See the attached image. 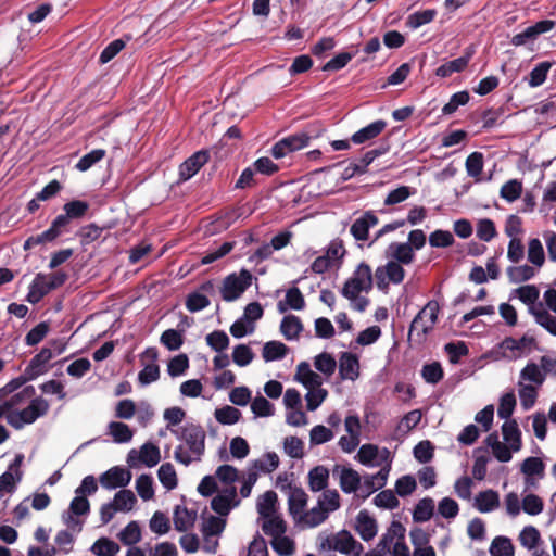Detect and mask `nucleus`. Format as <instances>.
Here are the masks:
<instances>
[{"instance_id": "nucleus-1", "label": "nucleus", "mask_w": 556, "mask_h": 556, "mask_svg": "<svg viewBox=\"0 0 556 556\" xmlns=\"http://www.w3.org/2000/svg\"><path fill=\"white\" fill-rule=\"evenodd\" d=\"M372 288V273L369 265L361 263L353 275L345 281L341 294L350 301V306L354 311L365 312L369 305L368 298L361 295L362 292L368 293Z\"/></svg>"}, {"instance_id": "nucleus-2", "label": "nucleus", "mask_w": 556, "mask_h": 556, "mask_svg": "<svg viewBox=\"0 0 556 556\" xmlns=\"http://www.w3.org/2000/svg\"><path fill=\"white\" fill-rule=\"evenodd\" d=\"M205 438L201 426H185L179 435L181 443L175 448L174 458L185 466L200 462L205 451Z\"/></svg>"}, {"instance_id": "nucleus-3", "label": "nucleus", "mask_w": 556, "mask_h": 556, "mask_svg": "<svg viewBox=\"0 0 556 556\" xmlns=\"http://www.w3.org/2000/svg\"><path fill=\"white\" fill-rule=\"evenodd\" d=\"M340 507V495L337 490L324 491L317 500V504L299 517L298 526L301 528H316L325 522L330 513Z\"/></svg>"}, {"instance_id": "nucleus-4", "label": "nucleus", "mask_w": 556, "mask_h": 556, "mask_svg": "<svg viewBox=\"0 0 556 556\" xmlns=\"http://www.w3.org/2000/svg\"><path fill=\"white\" fill-rule=\"evenodd\" d=\"M320 549L338 552L345 556H362L364 546L348 530H340L336 533L320 538Z\"/></svg>"}, {"instance_id": "nucleus-5", "label": "nucleus", "mask_w": 556, "mask_h": 556, "mask_svg": "<svg viewBox=\"0 0 556 556\" xmlns=\"http://www.w3.org/2000/svg\"><path fill=\"white\" fill-rule=\"evenodd\" d=\"M556 377V356L543 355L540 363L528 362L520 370L518 381L532 384L533 387H542L546 380V376Z\"/></svg>"}, {"instance_id": "nucleus-6", "label": "nucleus", "mask_w": 556, "mask_h": 556, "mask_svg": "<svg viewBox=\"0 0 556 556\" xmlns=\"http://www.w3.org/2000/svg\"><path fill=\"white\" fill-rule=\"evenodd\" d=\"M49 403L42 397H35L29 405L22 410H11L7 414V421L15 429H22L25 425L35 422L47 414Z\"/></svg>"}, {"instance_id": "nucleus-7", "label": "nucleus", "mask_w": 556, "mask_h": 556, "mask_svg": "<svg viewBox=\"0 0 556 556\" xmlns=\"http://www.w3.org/2000/svg\"><path fill=\"white\" fill-rule=\"evenodd\" d=\"M252 274L247 269L232 273L223 279L219 293L224 301L233 302L238 300L252 283Z\"/></svg>"}, {"instance_id": "nucleus-8", "label": "nucleus", "mask_w": 556, "mask_h": 556, "mask_svg": "<svg viewBox=\"0 0 556 556\" xmlns=\"http://www.w3.org/2000/svg\"><path fill=\"white\" fill-rule=\"evenodd\" d=\"M543 303H539L536 308H532V315L535 321L556 336V289H548L543 294Z\"/></svg>"}, {"instance_id": "nucleus-9", "label": "nucleus", "mask_w": 556, "mask_h": 556, "mask_svg": "<svg viewBox=\"0 0 556 556\" xmlns=\"http://www.w3.org/2000/svg\"><path fill=\"white\" fill-rule=\"evenodd\" d=\"M356 460L366 467L392 468L393 457L387 447H379L376 444H363L356 456Z\"/></svg>"}, {"instance_id": "nucleus-10", "label": "nucleus", "mask_w": 556, "mask_h": 556, "mask_svg": "<svg viewBox=\"0 0 556 556\" xmlns=\"http://www.w3.org/2000/svg\"><path fill=\"white\" fill-rule=\"evenodd\" d=\"M439 303L429 301L425 307L413 319L409 328V336L416 334L419 340L433 329L439 314Z\"/></svg>"}, {"instance_id": "nucleus-11", "label": "nucleus", "mask_w": 556, "mask_h": 556, "mask_svg": "<svg viewBox=\"0 0 556 556\" xmlns=\"http://www.w3.org/2000/svg\"><path fill=\"white\" fill-rule=\"evenodd\" d=\"M404 277V268L395 261H389L386 265L379 266L375 271L376 285L381 291H387L390 283H401Z\"/></svg>"}, {"instance_id": "nucleus-12", "label": "nucleus", "mask_w": 556, "mask_h": 556, "mask_svg": "<svg viewBox=\"0 0 556 556\" xmlns=\"http://www.w3.org/2000/svg\"><path fill=\"white\" fill-rule=\"evenodd\" d=\"M24 455L16 454L7 471L0 476V498L7 493L12 494L15 492L17 484L23 478V471L21 470Z\"/></svg>"}, {"instance_id": "nucleus-13", "label": "nucleus", "mask_w": 556, "mask_h": 556, "mask_svg": "<svg viewBox=\"0 0 556 556\" xmlns=\"http://www.w3.org/2000/svg\"><path fill=\"white\" fill-rule=\"evenodd\" d=\"M534 345L532 337L523 336L520 339L511 337L505 338L498 345L502 357L507 359H517Z\"/></svg>"}, {"instance_id": "nucleus-14", "label": "nucleus", "mask_w": 556, "mask_h": 556, "mask_svg": "<svg viewBox=\"0 0 556 556\" xmlns=\"http://www.w3.org/2000/svg\"><path fill=\"white\" fill-rule=\"evenodd\" d=\"M309 136L305 132H298L282 138L271 148V154L275 159H281L291 152L298 151L308 146Z\"/></svg>"}, {"instance_id": "nucleus-15", "label": "nucleus", "mask_w": 556, "mask_h": 556, "mask_svg": "<svg viewBox=\"0 0 556 556\" xmlns=\"http://www.w3.org/2000/svg\"><path fill=\"white\" fill-rule=\"evenodd\" d=\"M522 547L532 553V556H551L548 551L542 548L543 540L540 531L534 526H526L518 535Z\"/></svg>"}, {"instance_id": "nucleus-16", "label": "nucleus", "mask_w": 556, "mask_h": 556, "mask_svg": "<svg viewBox=\"0 0 556 556\" xmlns=\"http://www.w3.org/2000/svg\"><path fill=\"white\" fill-rule=\"evenodd\" d=\"M161 459L160 450L152 443H144L139 451L131 450L127 456V463L131 467H136L138 463L148 467L155 466Z\"/></svg>"}, {"instance_id": "nucleus-17", "label": "nucleus", "mask_w": 556, "mask_h": 556, "mask_svg": "<svg viewBox=\"0 0 556 556\" xmlns=\"http://www.w3.org/2000/svg\"><path fill=\"white\" fill-rule=\"evenodd\" d=\"M240 501L237 497V490L235 486H228L220 491L211 502V507L219 516H226L229 511L238 506Z\"/></svg>"}, {"instance_id": "nucleus-18", "label": "nucleus", "mask_w": 556, "mask_h": 556, "mask_svg": "<svg viewBox=\"0 0 556 556\" xmlns=\"http://www.w3.org/2000/svg\"><path fill=\"white\" fill-rule=\"evenodd\" d=\"M100 483L108 490L124 488L131 480V472L123 467H113L100 476Z\"/></svg>"}, {"instance_id": "nucleus-19", "label": "nucleus", "mask_w": 556, "mask_h": 556, "mask_svg": "<svg viewBox=\"0 0 556 556\" xmlns=\"http://www.w3.org/2000/svg\"><path fill=\"white\" fill-rule=\"evenodd\" d=\"M333 475L338 477L340 488L346 494L355 493L361 488L362 478L353 468L336 466Z\"/></svg>"}, {"instance_id": "nucleus-20", "label": "nucleus", "mask_w": 556, "mask_h": 556, "mask_svg": "<svg viewBox=\"0 0 556 556\" xmlns=\"http://www.w3.org/2000/svg\"><path fill=\"white\" fill-rule=\"evenodd\" d=\"M208 161V153L206 151H198L193 153L179 166V177L181 180L192 178L200 168Z\"/></svg>"}, {"instance_id": "nucleus-21", "label": "nucleus", "mask_w": 556, "mask_h": 556, "mask_svg": "<svg viewBox=\"0 0 556 556\" xmlns=\"http://www.w3.org/2000/svg\"><path fill=\"white\" fill-rule=\"evenodd\" d=\"M53 352L43 348L38 354H36L28 366L25 368L26 379H36L38 376L47 371L48 363L53 358Z\"/></svg>"}, {"instance_id": "nucleus-22", "label": "nucleus", "mask_w": 556, "mask_h": 556, "mask_svg": "<svg viewBox=\"0 0 556 556\" xmlns=\"http://www.w3.org/2000/svg\"><path fill=\"white\" fill-rule=\"evenodd\" d=\"M355 530L364 541L368 542L377 535V521L368 511L361 510L355 518Z\"/></svg>"}, {"instance_id": "nucleus-23", "label": "nucleus", "mask_w": 556, "mask_h": 556, "mask_svg": "<svg viewBox=\"0 0 556 556\" xmlns=\"http://www.w3.org/2000/svg\"><path fill=\"white\" fill-rule=\"evenodd\" d=\"M339 372L343 380H356L359 376V359L351 353L344 352L339 358Z\"/></svg>"}, {"instance_id": "nucleus-24", "label": "nucleus", "mask_w": 556, "mask_h": 556, "mask_svg": "<svg viewBox=\"0 0 556 556\" xmlns=\"http://www.w3.org/2000/svg\"><path fill=\"white\" fill-rule=\"evenodd\" d=\"M377 224L378 217L372 212H366L354 220L350 231L356 240L364 241L368 239L369 229Z\"/></svg>"}, {"instance_id": "nucleus-25", "label": "nucleus", "mask_w": 556, "mask_h": 556, "mask_svg": "<svg viewBox=\"0 0 556 556\" xmlns=\"http://www.w3.org/2000/svg\"><path fill=\"white\" fill-rule=\"evenodd\" d=\"M294 380L301 383L306 390L323 386L321 376L312 370L306 362H301L296 366Z\"/></svg>"}, {"instance_id": "nucleus-26", "label": "nucleus", "mask_w": 556, "mask_h": 556, "mask_svg": "<svg viewBox=\"0 0 556 556\" xmlns=\"http://www.w3.org/2000/svg\"><path fill=\"white\" fill-rule=\"evenodd\" d=\"M520 469L526 476V484L534 486L535 478L541 479L544 476L545 465L539 457H528L522 462Z\"/></svg>"}, {"instance_id": "nucleus-27", "label": "nucleus", "mask_w": 556, "mask_h": 556, "mask_svg": "<svg viewBox=\"0 0 556 556\" xmlns=\"http://www.w3.org/2000/svg\"><path fill=\"white\" fill-rule=\"evenodd\" d=\"M144 357L150 358L151 363L146 364L138 375V380L142 386L150 384L160 378V367L155 364L157 352L155 349H148L144 352Z\"/></svg>"}, {"instance_id": "nucleus-28", "label": "nucleus", "mask_w": 556, "mask_h": 556, "mask_svg": "<svg viewBox=\"0 0 556 556\" xmlns=\"http://www.w3.org/2000/svg\"><path fill=\"white\" fill-rule=\"evenodd\" d=\"M500 504L498 493L489 489L476 495L473 506L480 513L486 514L497 509Z\"/></svg>"}, {"instance_id": "nucleus-29", "label": "nucleus", "mask_w": 556, "mask_h": 556, "mask_svg": "<svg viewBox=\"0 0 556 556\" xmlns=\"http://www.w3.org/2000/svg\"><path fill=\"white\" fill-rule=\"evenodd\" d=\"M471 56L472 51L467 50L464 55L440 65L435 71V75L445 78L454 73L463 72L468 66Z\"/></svg>"}, {"instance_id": "nucleus-30", "label": "nucleus", "mask_w": 556, "mask_h": 556, "mask_svg": "<svg viewBox=\"0 0 556 556\" xmlns=\"http://www.w3.org/2000/svg\"><path fill=\"white\" fill-rule=\"evenodd\" d=\"M308 501V495L301 488L291 489L289 494V511L293 517L295 523L299 521V517L304 514Z\"/></svg>"}, {"instance_id": "nucleus-31", "label": "nucleus", "mask_w": 556, "mask_h": 556, "mask_svg": "<svg viewBox=\"0 0 556 556\" xmlns=\"http://www.w3.org/2000/svg\"><path fill=\"white\" fill-rule=\"evenodd\" d=\"M387 127V123L382 119L372 122L371 124L363 127L358 131L354 132L351 140L355 144H362L369 140L377 138Z\"/></svg>"}, {"instance_id": "nucleus-32", "label": "nucleus", "mask_w": 556, "mask_h": 556, "mask_svg": "<svg viewBox=\"0 0 556 556\" xmlns=\"http://www.w3.org/2000/svg\"><path fill=\"white\" fill-rule=\"evenodd\" d=\"M305 307V300L299 288L292 287L287 290L285 299L279 301L277 308L279 313L288 309L302 311Z\"/></svg>"}, {"instance_id": "nucleus-33", "label": "nucleus", "mask_w": 556, "mask_h": 556, "mask_svg": "<svg viewBox=\"0 0 556 556\" xmlns=\"http://www.w3.org/2000/svg\"><path fill=\"white\" fill-rule=\"evenodd\" d=\"M50 291V287L48 286L47 282V275L41 273L37 274L29 286V291L26 296V300L31 304H36L40 302L42 298L47 295Z\"/></svg>"}, {"instance_id": "nucleus-34", "label": "nucleus", "mask_w": 556, "mask_h": 556, "mask_svg": "<svg viewBox=\"0 0 556 556\" xmlns=\"http://www.w3.org/2000/svg\"><path fill=\"white\" fill-rule=\"evenodd\" d=\"M108 434L114 443L124 444L132 440L134 431L130 427L122 421H110L108 424Z\"/></svg>"}, {"instance_id": "nucleus-35", "label": "nucleus", "mask_w": 556, "mask_h": 556, "mask_svg": "<svg viewBox=\"0 0 556 556\" xmlns=\"http://www.w3.org/2000/svg\"><path fill=\"white\" fill-rule=\"evenodd\" d=\"M403 533H405L404 527L400 522H392L390 528L380 539L377 549L383 553L391 552L394 542L400 540V538L403 536Z\"/></svg>"}, {"instance_id": "nucleus-36", "label": "nucleus", "mask_w": 556, "mask_h": 556, "mask_svg": "<svg viewBox=\"0 0 556 556\" xmlns=\"http://www.w3.org/2000/svg\"><path fill=\"white\" fill-rule=\"evenodd\" d=\"M502 434L505 443H507L514 452L521 448V432L515 420H506L502 426Z\"/></svg>"}, {"instance_id": "nucleus-37", "label": "nucleus", "mask_w": 556, "mask_h": 556, "mask_svg": "<svg viewBox=\"0 0 556 556\" xmlns=\"http://www.w3.org/2000/svg\"><path fill=\"white\" fill-rule=\"evenodd\" d=\"M391 469H388V466L384 468H380L377 473L367 475L364 477L363 488L367 495L374 493L377 490L382 489L387 482L390 475Z\"/></svg>"}, {"instance_id": "nucleus-38", "label": "nucleus", "mask_w": 556, "mask_h": 556, "mask_svg": "<svg viewBox=\"0 0 556 556\" xmlns=\"http://www.w3.org/2000/svg\"><path fill=\"white\" fill-rule=\"evenodd\" d=\"M388 252L401 265L410 264L415 257L414 250L409 243L393 242L389 245Z\"/></svg>"}, {"instance_id": "nucleus-39", "label": "nucleus", "mask_w": 556, "mask_h": 556, "mask_svg": "<svg viewBox=\"0 0 556 556\" xmlns=\"http://www.w3.org/2000/svg\"><path fill=\"white\" fill-rule=\"evenodd\" d=\"M329 480V470L317 466L308 472V485L313 492L326 491Z\"/></svg>"}, {"instance_id": "nucleus-40", "label": "nucleus", "mask_w": 556, "mask_h": 556, "mask_svg": "<svg viewBox=\"0 0 556 556\" xmlns=\"http://www.w3.org/2000/svg\"><path fill=\"white\" fill-rule=\"evenodd\" d=\"M517 386L522 408L525 410L531 409L535 405L540 387H533L522 381H518Z\"/></svg>"}, {"instance_id": "nucleus-41", "label": "nucleus", "mask_w": 556, "mask_h": 556, "mask_svg": "<svg viewBox=\"0 0 556 556\" xmlns=\"http://www.w3.org/2000/svg\"><path fill=\"white\" fill-rule=\"evenodd\" d=\"M194 511L187 509L185 506H176L174 510V526L179 532L187 531L195 521Z\"/></svg>"}, {"instance_id": "nucleus-42", "label": "nucleus", "mask_w": 556, "mask_h": 556, "mask_svg": "<svg viewBox=\"0 0 556 556\" xmlns=\"http://www.w3.org/2000/svg\"><path fill=\"white\" fill-rule=\"evenodd\" d=\"M538 273V267L527 264L510 266L507 268V276L513 283H521L532 279Z\"/></svg>"}, {"instance_id": "nucleus-43", "label": "nucleus", "mask_w": 556, "mask_h": 556, "mask_svg": "<svg viewBox=\"0 0 556 556\" xmlns=\"http://www.w3.org/2000/svg\"><path fill=\"white\" fill-rule=\"evenodd\" d=\"M303 330L301 319L295 315H287L280 324V331L287 340L298 339L300 332Z\"/></svg>"}, {"instance_id": "nucleus-44", "label": "nucleus", "mask_w": 556, "mask_h": 556, "mask_svg": "<svg viewBox=\"0 0 556 556\" xmlns=\"http://www.w3.org/2000/svg\"><path fill=\"white\" fill-rule=\"evenodd\" d=\"M491 556H515V546L508 536H495L489 548Z\"/></svg>"}, {"instance_id": "nucleus-45", "label": "nucleus", "mask_w": 556, "mask_h": 556, "mask_svg": "<svg viewBox=\"0 0 556 556\" xmlns=\"http://www.w3.org/2000/svg\"><path fill=\"white\" fill-rule=\"evenodd\" d=\"M262 530L271 539L285 534L287 526L279 515L262 518Z\"/></svg>"}, {"instance_id": "nucleus-46", "label": "nucleus", "mask_w": 556, "mask_h": 556, "mask_svg": "<svg viewBox=\"0 0 556 556\" xmlns=\"http://www.w3.org/2000/svg\"><path fill=\"white\" fill-rule=\"evenodd\" d=\"M514 294L526 305L532 314V308H536V301L540 295L539 289L533 285H526L514 290Z\"/></svg>"}, {"instance_id": "nucleus-47", "label": "nucleus", "mask_w": 556, "mask_h": 556, "mask_svg": "<svg viewBox=\"0 0 556 556\" xmlns=\"http://www.w3.org/2000/svg\"><path fill=\"white\" fill-rule=\"evenodd\" d=\"M277 494L274 491H267L257 501V511L260 518L277 515L276 513Z\"/></svg>"}, {"instance_id": "nucleus-48", "label": "nucleus", "mask_w": 556, "mask_h": 556, "mask_svg": "<svg viewBox=\"0 0 556 556\" xmlns=\"http://www.w3.org/2000/svg\"><path fill=\"white\" fill-rule=\"evenodd\" d=\"M112 503L117 511L128 513L134 508L137 498L132 491L123 489L114 495Z\"/></svg>"}, {"instance_id": "nucleus-49", "label": "nucleus", "mask_w": 556, "mask_h": 556, "mask_svg": "<svg viewBox=\"0 0 556 556\" xmlns=\"http://www.w3.org/2000/svg\"><path fill=\"white\" fill-rule=\"evenodd\" d=\"M288 348L280 341H269L264 344L262 356L265 362L282 359L287 354Z\"/></svg>"}, {"instance_id": "nucleus-50", "label": "nucleus", "mask_w": 556, "mask_h": 556, "mask_svg": "<svg viewBox=\"0 0 556 556\" xmlns=\"http://www.w3.org/2000/svg\"><path fill=\"white\" fill-rule=\"evenodd\" d=\"M416 193V189L409 186H400L387 194L383 204L387 206H393L406 201L409 197Z\"/></svg>"}, {"instance_id": "nucleus-51", "label": "nucleus", "mask_w": 556, "mask_h": 556, "mask_svg": "<svg viewBox=\"0 0 556 556\" xmlns=\"http://www.w3.org/2000/svg\"><path fill=\"white\" fill-rule=\"evenodd\" d=\"M434 511V501L431 497L421 498L415 506L413 519L416 522L428 521Z\"/></svg>"}, {"instance_id": "nucleus-52", "label": "nucleus", "mask_w": 556, "mask_h": 556, "mask_svg": "<svg viewBox=\"0 0 556 556\" xmlns=\"http://www.w3.org/2000/svg\"><path fill=\"white\" fill-rule=\"evenodd\" d=\"M270 544L273 549L280 556H291L295 551L294 541L285 534L273 538Z\"/></svg>"}, {"instance_id": "nucleus-53", "label": "nucleus", "mask_w": 556, "mask_h": 556, "mask_svg": "<svg viewBox=\"0 0 556 556\" xmlns=\"http://www.w3.org/2000/svg\"><path fill=\"white\" fill-rule=\"evenodd\" d=\"M214 416L216 420L222 425H235L239 421L241 412L233 406L225 405L215 409Z\"/></svg>"}, {"instance_id": "nucleus-54", "label": "nucleus", "mask_w": 556, "mask_h": 556, "mask_svg": "<svg viewBox=\"0 0 556 556\" xmlns=\"http://www.w3.org/2000/svg\"><path fill=\"white\" fill-rule=\"evenodd\" d=\"M333 438V431L324 425L314 426L309 431V443L312 446L325 444Z\"/></svg>"}, {"instance_id": "nucleus-55", "label": "nucleus", "mask_w": 556, "mask_h": 556, "mask_svg": "<svg viewBox=\"0 0 556 556\" xmlns=\"http://www.w3.org/2000/svg\"><path fill=\"white\" fill-rule=\"evenodd\" d=\"M251 410L255 417H270L275 414V406L263 395L251 401Z\"/></svg>"}, {"instance_id": "nucleus-56", "label": "nucleus", "mask_w": 556, "mask_h": 556, "mask_svg": "<svg viewBox=\"0 0 556 556\" xmlns=\"http://www.w3.org/2000/svg\"><path fill=\"white\" fill-rule=\"evenodd\" d=\"M157 477L165 489L173 490L177 486V475L170 463L161 465L157 470Z\"/></svg>"}, {"instance_id": "nucleus-57", "label": "nucleus", "mask_w": 556, "mask_h": 556, "mask_svg": "<svg viewBox=\"0 0 556 556\" xmlns=\"http://www.w3.org/2000/svg\"><path fill=\"white\" fill-rule=\"evenodd\" d=\"M521 192L522 184L518 179H510L502 186L500 195L502 199L511 203L520 198Z\"/></svg>"}, {"instance_id": "nucleus-58", "label": "nucleus", "mask_w": 556, "mask_h": 556, "mask_svg": "<svg viewBox=\"0 0 556 556\" xmlns=\"http://www.w3.org/2000/svg\"><path fill=\"white\" fill-rule=\"evenodd\" d=\"M528 261L538 268L544 264V250L538 238L531 239L528 243Z\"/></svg>"}, {"instance_id": "nucleus-59", "label": "nucleus", "mask_w": 556, "mask_h": 556, "mask_svg": "<svg viewBox=\"0 0 556 556\" xmlns=\"http://www.w3.org/2000/svg\"><path fill=\"white\" fill-rule=\"evenodd\" d=\"M119 551V546L112 540L101 538L94 542L91 547V552L97 556H112L116 555Z\"/></svg>"}, {"instance_id": "nucleus-60", "label": "nucleus", "mask_w": 556, "mask_h": 556, "mask_svg": "<svg viewBox=\"0 0 556 556\" xmlns=\"http://www.w3.org/2000/svg\"><path fill=\"white\" fill-rule=\"evenodd\" d=\"M119 541L125 545H134L141 539V530L136 521L129 522L119 533Z\"/></svg>"}, {"instance_id": "nucleus-61", "label": "nucleus", "mask_w": 556, "mask_h": 556, "mask_svg": "<svg viewBox=\"0 0 556 556\" xmlns=\"http://www.w3.org/2000/svg\"><path fill=\"white\" fill-rule=\"evenodd\" d=\"M328 392L321 386L308 389L305 394L306 407L309 412L316 410L326 400Z\"/></svg>"}, {"instance_id": "nucleus-62", "label": "nucleus", "mask_w": 556, "mask_h": 556, "mask_svg": "<svg viewBox=\"0 0 556 556\" xmlns=\"http://www.w3.org/2000/svg\"><path fill=\"white\" fill-rule=\"evenodd\" d=\"M283 451L291 458L300 459L304 455V443L298 437H287L283 440Z\"/></svg>"}, {"instance_id": "nucleus-63", "label": "nucleus", "mask_w": 556, "mask_h": 556, "mask_svg": "<svg viewBox=\"0 0 556 556\" xmlns=\"http://www.w3.org/2000/svg\"><path fill=\"white\" fill-rule=\"evenodd\" d=\"M521 509L530 516H536L543 511L544 503L540 496L531 493L522 498Z\"/></svg>"}, {"instance_id": "nucleus-64", "label": "nucleus", "mask_w": 556, "mask_h": 556, "mask_svg": "<svg viewBox=\"0 0 556 556\" xmlns=\"http://www.w3.org/2000/svg\"><path fill=\"white\" fill-rule=\"evenodd\" d=\"M206 343L217 353L224 352L229 346V338L225 331L215 330L206 336Z\"/></svg>"}]
</instances>
